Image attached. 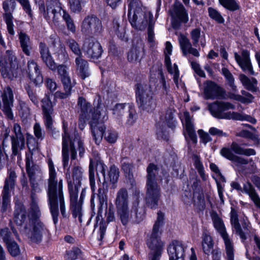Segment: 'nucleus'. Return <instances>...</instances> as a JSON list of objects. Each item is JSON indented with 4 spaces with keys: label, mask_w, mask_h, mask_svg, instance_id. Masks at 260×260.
Returning a JSON list of instances; mask_svg holds the SVG:
<instances>
[{
    "label": "nucleus",
    "mask_w": 260,
    "mask_h": 260,
    "mask_svg": "<svg viewBox=\"0 0 260 260\" xmlns=\"http://www.w3.org/2000/svg\"><path fill=\"white\" fill-rule=\"evenodd\" d=\"M49 178L48 179L47 197L49 210L54 224L58 222L59 209L62 217L69 219L70 213L67 210L63 192V180L57 179L53 162L48 160Z\"/></svg>",
    "instance_id": "obj_1"
},
{
    "label": "nucleus",
    "mask_w": 260,
    "mask_h": 260,
    "mask_svg": "<svg viewBox=\"0 0 260 260\" xmlns=\"http://www.w3.org/2000/svg\"><path fill=\"white\" fill-rule=\"evenodd\" d=\"M146 172V204L151 209H156L160 196V189L156 181L158 168L155 164L150 163L147 168Z\"/></svg>",
    "instance_id": "obj_2"
},
{
    "label": "nucleus",
    "mask_w": 260,
    "mask_h": 260,
    "mask_svg": "<svg viewBox=\"0 0 260 260\" xmlns=\"http://www.w3.org/2000/svg\"><path fill=\"white\" fill-rule=\"evenodd\" d=\"M128 20L133 27L143 30L153 21V15L150 12H145L139 0H132L128 5Z\"/></svg>",
    "instance_id": "obj_3"
},
{
    "label": "nucleus",
    "mask_w": 260,
    "mask_h": 260,
    "mask_svg": "<svg viewBox=\"0 0 260 260\" xmlns=\"http://www.w3.org/2000/svg\"><path fill=\"white\" fill-rule=\"evenodd\" d=\"M235 106L229 102H214L208 104V110L211 114L219 119H233L236 120H247L252 123H255L256 120L247 115L238 113L235 112H224L229 109H234Z\"/></svg>",
    "instance_id": "obj_4"
},
{
    "label": "nucleus",
    "mask_w": 260,
    "mask_h": 260,
    "mask_svg": "<svg viewBox=\"0 0 260 260\" xmlns=\"http://www.w3.org/2000/svg\"><path fill=\"white\" fill-rule=\"evenodd\" d=\"M108 119L106 108H102L98 106L92 114L89 124L90 126L92 135L96 144L101 142L105 133L106 127L104 122Z\"/></svg>",
    "instance_id": "obj_5"
},
{
    "label": "nucleus",
    "mask_w": 260,
    "mask_h": 260,
    "mask_svg": "<svg viewBox=\"0 0 260 260\" xmlns=\"http://www.w3.org/2000/svg\"><path fill=\"white\" fill-rule=\"evenodd\" d=\"M136 101L141 109L151 112L156 106V100L151 86L144 83L136 85Z\"/></svg>",
    "instance_id": "obj_6"
},
{
    "label": "nucleus",
    "mask_w": 260,
    "mask_h": 260,
    "mask_svg": "<svg viewBox=\"0 0 260 260\" xmlns=\"http://www.w3.org/2000/svg\"><path fill=\"white\" fill-rule=\"evenodd\" d=\"M0 71L2 77L10 80L16 78L18 63L16 57L11 50H7L5 57L0 55Z\"/></svg>",
    "instance_id": "obj_7"
},
{
    "label": "nucleus",
    "mask_w": 260,
    "mask_h": 260,
    "mask_svg": "<svg viewBox=\"0 0 260 260\" xmlns=\"http://www.w3.org/2000/svg\"><path fill=\"white\" fill-rule=\"evenodd\" d=\"M211 217L214 228L220 235L224 241L227 260H234L233 243L229 238V235L226 231L222 219L216 212L213 213Z\"/></svg>",
    "instance_id": "obj_8"
},
{
    "label": "nucleus",
    "mask_w": 260,
    "mask_h": 260,
    "mask_svg": "<svg viewBox=\"0 0 260 260\" xmlns=\"http://www.w3.org/2000/svg\"><path fill=\"white\" fill-rule=\"evenodd\" d=\"M95 169L97 176L99 177V174L101 173L104 177L103 182L99 185L98 190V198L99 200V211L98 214L102 211L104 205L107 206L108 190V183L106 179V171L107 169V166L100 159H97L95 162Z\"/></svg>",
    "instance_id": "obj_9"
},
{
    "label": "nucleus",
    "mask_w": 260,
    "mask_h": 260,
    "mask_svg": "<svg viewBox=\"0 0 260 260\" xmlns=\"http://www.w3.org/2000/svg\"><path fill=\"white\" fill-rule=\"evenodd\" d=\"M161 232L152 231L146 240V244L150 252L149 260H160L164 249L165 243L160 239Z\"/></svg>",
    "instance_id": "obj_10"
},
{
    "label": "nucleus",
    "mask_w": 260,
    "mask_h": 260,
    "mask_svg": "<svg viewBox=\"0 0 260 260\" xmlns=\"http://www.w3.org/2000/svg\"><path fill=\"white\" fill-rule=\"evenodd\" d=\"M62 9L59 0H50L46 3L45 6L39 13L49 23L54 25L58 23Z\"/></svg>",
    "instance_id": "obj_11"
},
{
    "label": "nucleus",
    "mask_w": 260,
    "mask_h": 260,
    "mask_svg": "<svg viewBox=\"0 0 260 260\" xmlns=\"http://www.w3.org/2000/svg\"><path fill=\"white\" fill-rule=\"evenodd\" d=\"M128 214L125 217L120 216L118 218L123 225H126L129 221L139 223L142 221L145 217V212L142 207L139 206V200L138 198L133 202L132 208L127 209Z\"/></svg>",
    "instance_id": "obj_12"
},
{
    "label": "nucleus",
    "mask_w": 260,
    "mask_h": 260,
    "mask_svg": "<svg viewBox=\"0 0 260 260\" xmlns=\"http://www.w3.org/2000/svg\"><path fill=\"white\" fill-rule=\"evenodd\" d=\"M81 30L86 35H99L103 30L102 21L94 14L88 15L82 22Z\"/></svg>",
    "instance_id": "obj_13"
},
{
    "label": "nucleus",
    "mask_w": 260,
    "mask_h": 260,
    "mask_svg": "<svg viewBox=\"0 0 260 260\" xmlns=\"http://www.w3.org/2000/svg\"><path fill=\"white\" fill-rule=\"evenodd\" d=\"M69 144L71 150V157L72 160L76 158V147L79 151V156L80 157L83 156L85 152L83 142L77 137H76L73 140H71L69 134L67 130L64 129V134L62 135V149H69Z\"/></svg>",
    "instance_id": "obj_14"
},
{
    "label": "nucleus",
    "mask_w": 260,
    "mask_h": 260,
    "mask_svg": "<svg viewBox=\"0 0 260 260\" xmlns=\"http://www.w3.org/2000/svg\"><path fill=\"white\" fill-rule=\"evenodd\" d=\"M172 26L174 29H179L181 23H186L188 21L187 11L183 5L179 2H176L172 11Z\"/></svg>",
    "instance_id": "obj_15"
},
{
    "label": "nucleus",
    "mask_w": 260,
    "mask_h": 260,
    "mask_svg": "<svg viewBox=\"0 0 260 260\" xmlns=\"http://www.w3.org/2000/svg\"><path fill=\"white\" fill-rule=\"evenodd\" d=\"M128 193L125 188H121L117 191L115 200L117 217H125L129 208Z\"/></svg>",
    "instance_id": "obj_16"
},
{
    "label": "nucleus",
    "mask_w": 260,
    "mask_h": 260,
    "mask_svg": "<svg viewBox=\"0 0 260 260\" xmlns=\"http://www.w3.org/2000/svg\"><path fill=\"white\" fill-rule=\"evenodd\" d=\"M13 94L11 87L6 86L3 89L2 94V101H0V108L5 113L6 116L12 119L13 117L11 108L13 107Z\"/></svg>",
    "instance_id": "obj_17"
},
{
    "label": "nucleus",
    "mask_w": 260,
    "mask_h": 260,
    "mask_svg": "<svg viewBox=\"0 0 260 260\" xmlns=\"http://www.w3.org/2000/svg\"><path fill=\"white\" fill-rule=\"evenodd\" d=\"M82 49L87 57L93 59H98L103 51L100 43L92 39L86 40Z\"/></svg>",
    "instance_id": "obj_18"
},
{
    "label": "nucleus",
    "mask_w": 260,
    "mask_h": 260,
    "mask_svg": "<svg viewBox=\"0 0 260 260\" xmlns=\"http://www.w3.org/2000/svg\"><path fill=\"white\" fill-rule=\"evenodd\" d=\"M224 93V90L213 81H207L204 84V97L206 100L221 99Z\"/></svg>",
    "instance_id": "obj_19"
},
{
    "label": "nucleus",
    "mask_w": 260,
    "mask_h": 260,
    "mask_svg": "<svg viewBox=\"0 0 260 260\" xmlns=\"http://www.w3.org/2000/svg\"><path fill=\"white\" fill-rule=\"evenodd\" d=\"M16 2L15 0H5L3 3V8L5 11L3 14V17L7 24L8 31L11 35H14L15 34L12 22V13L14 12Z\"/></svg>",
    "instance_id": "obj_20"
},
{
    "label": "nucleus",
    "mask_w": 260,
    "mask_h": 260,
    "mask_svg": "<svg viewBox=\"0 0 260 260\" xmlns=\"http://www.w3.org/2000/svg\"><path fill=\"white\" fill-rule=\"evenodd\" d=\"M234 57L236 62L243 72L249 75H254L248 51L243 50L241 55L235 52Z\"/></svg>",
    "instance_id": "obj_21"
},
{
    "label": "nucleus",
    "mask_w": 260,
    "mask_h": 260,
    "mask_svg": "<svg viewBox=\"0 0 260 260\" xmlns=\"http://www.w3.org/2000/svg\"><path fill=\"white\" fill-rule=\"evenodd\" d=\"M26 171L29 180H43V173L40 167L35 164L32 155H26L25 158Z\"/></svg>",
    "instance_id": "obj_22"
},
{
    "label": "nucleus",
    "mask_w": 260,
    "mask_h": 260,
    "mask_svg": "<svg viewBox=\"0 0 260 260\" xmlns=\"http://www.w3.org/2000/svg\"><path fill=\"white\" fill-rule=\"evenodd\" d=\"M39 51L41 55V58L46 66L50 70H56V64L55 62L49 47L44 42H40L39 45Z\"/></svg>",
    "instance_id": "obj_23"
},
{
    "label": "nucleus",
    "mask_w": 260,
    "mask_h": 260,
    "mask_svg": "<svg viewBox=\"0 0 260 260\" xmlns=\"http://www.w3.org/2000/svg\"><path fill=\"white\" fill-rule=\"evenodd\" d=\"M28 75L29 79L36 85H39L43 83V78L37 63L34 60L27 62Z\"/></svg>",
    "instance_id": "obj_24"
},
{
    "label": "nucleus",
    "mask_w": 260,
    "mask_h": 260,
    "mask_svg": "<svg viewBox=\"0 0 260 260\" xmlns=\"http://www.w3.org/2000/svg\"><path fill=\"white\" fill-rule=\"evenodd\" d=\"M70 194V209L74 218L78 217L80 222H82V205L78 202V192L69 191Z\"/></svg>",
    "instance_id": "obj_25"
},
{
    "label": "nucleus",
    "mask_w": 260,
    "mask_h": 260,
    "mask_svg": "<svg viewBox=\"0 0 260 260\" xmlns=\"http://www.w3.org/2000/svg\"><path fill=\"white\" fill-rule=\"evenodd\" d=\"M30 223L32 224V228L29 238L31 242L40 243L42 240L43 235L46 234L47 230L40 220Z\"/></svg>",
    "instance_id": "obj_26"
},
{
    "label": "nucleus",
    "mask_w": 260,
    "mask_h": 260,
    "mask_svg": "<svg viewBox=\"0 0 260 260\" xmlns=\"http://www.w3.org/2000/svg\"><path fill=\"white\" fill-rule=\"evenodd\" d=\"M144 55V44L142 41L134 45L127 53V59L132 62H140Z\"/></svg>",
    "instance_id": "obj_27"
},
{
    "label": "nucleus",
    "mask_w": 260,
    "mask_h": 260,
    "mask_svg": "<svg viewBox=\"0 0 260 260\" xmlns=\"http://www.w3.org/2000/svg\"><path fill=\"white\" fill-rule=\"evenodd\" d=\"M83 171L81 167L79 166L74 167L72 170V178L73 182H68L69 191L78 192L79 188L81 186V181L82 179Z\"/></svg>",
    "instance_id": "obj_28"
},
{
    "label": "nucleus",
    "mask_w": 260,
    "mask_h": 260,
    "mask_svg": "<svg viewBox=\"0 0 260 260\" xmlns=\"http://www.w3.org/2000/svg\"><path fill=\"white\" fill-rule=\"evenodd\" d=\"M169 258L172 259H178L184 255V248L181 241L173 240L168 247Z\"/></svg>",
    "instance_id": "obj_29"
},
{
    "label": "nucleus",
    "mask_w": 260,
    "mask_h": 260,
    "mask_svg": "<svg viewBox=\"0 0 260 260\" xmlns=\"http://www.w3.org/2000/svg\"><path fill=\"white\" fill-rule=\"evenodd\" d=\"M13 219L19 226L22 225L27 219V212L25 207L21 203L15 205Z\"/></svg>",
    "instance_id": "obj_30"
},
{
    "label": "nucleus",
    "mask_w": 260,
    "mask_h": 260,
    "mask_svg": "<svg viewBox=\"0 0 260 260\" xmlns=\"http://www.w3.org/2000/svg\"><path fill=\"white\" fill-rule=\"evenodd\" d=\"M75 63L78 75L82 79L88 77L89 76V72L87 61L81 56H78L75 59Z\"/></svg>",
    "instance_id": "obj_31"
},
{
    "label": "nucleus",
    "mask_w": 260,
    "mask_h": 260,
    "mask_svg": "<svg viewBox=\"0 0 260 260\" xmlns=\"http://www.w3.org/2000/svg\"><path fill=\"white\" fill-rule=\"evenodd\" d=\"M230 221L232 227L234 228L236 231V233L240 236L241 239L245 240L246 239V236L239 223L237 212L234 208H231Z\"/></svg>",
    "instance_id": "obj_32"
},
{
    "label": "nucleus",
    "mask_w": 260,
    "mask_h": 260,
    "mask_svg": "<svg viewBox=\"0 0 260 260\" xmlns=\"http://www.w3.org/2000/svg\"><path fill=\"white\" fill-rule=\"evenodd\" d=\"M220 154L224 157L228 159L237 164L246 165L248 164V160L241 157L235 155L232 152L231 147H223L220 151Z\"/></svg>",
    "instance_id": "obj_33"
},
{
    "label": "nucleus",
    "mask_w": 260,
    "mask_h": 260,
    "mask_svg": "<svg viewBox=\"0 0 260 260\" xmlns=\"http://www.w3.org/2000/svg\"><path fill=\"white\" fill-rule=\"evenodd\" d=\"M243 191L249 196L255 206L260 209V197L251 183L247 182L244 184Z\"/></svg>",
    "instance_id": "obj_34"
},
{
    "label": "nucleus",
    "mask_w": 260,
    "mask_h": 260,
    "mask_svg": "<svg viewBox=\"0 0 260 260\" xmlns=\"http://www.w3.org/2000/svg\"><path fill=\"white\" fill-rule=\"evenodd\" d=\"M77 106L79 108L80 110V115L90 116V113L91 115L96 110L98 106H100L102 108H105L102 107L101 104H98L96 108H94L93 111L92 110L90 104L88 102L85 98L80 96L78 98Z\"/></svg>",
    "instance_id": "obj_35"
},
{
    "label": "nucleus",
    "mask_w": 260,
    "mask_h": 260,
    "mask_svg": "<svg viewBox=\"0 0 260 260\" xmlns=\"http://www.w3.org/2000/svg\"><path fill=\"white\" fill-rule=\"evenodd\" d=\"M41 214V211L38 205L37 198H35L34 200H31L28 215L29 222H33L36 221H38V220H40L39 218Z\"/></svg>",
    "instance_id": "obj_36"
},
{
    "label": "nucleus",
    "mask_w": 260,
    "mask_h": 260,
    "mask_svg": "<svg viewBox=\"0 0 260 260\" xmlns=\"http://www.w3.org/2000/svg\"><path fill=\"white\" fill-rule=\"evenodd\" d=\"M184 117L185 118V128L187 135L192 142L196 144L197 142V137L194 129L193 125L191 122L189 113L188 112H185L184 113Z\"/></svg>",
    "instance_id": "obj_37"
},
{
    "label": "nucleus",
    "mask_w": 260,
    "mask_h": 260,
    "mask_svg": "<svg viewBox=\"0 0 260 260\" xmlns=\"http://www.w3.org/2000/svg\"><path fill=\"white\" fill-rule=\"evenodd\" d=\"M119 177V169L114 165L111 166L108 171L107 180H106L107 182H110L111 185V189H115L117 187Z\"/></svg>",
    "instance_id": "obj_38"
},
{
    "label": "nucleus",
    "mask_w": 260,
    "mask_h": 260,
    "mask_svg": "<svg viewBox=\"0 0 260 260\" xmlns=\"http://www.w3.org/2000/svg\"><path fill=\"white\" fill-rule=\"evenodd\" d=\"M17 175L15 172L10 170L8 172V176L5 179L4 186L2 192L10 193V191L14 189Z\"/></svg>",
    "instance_id": "obj_39"
},
{
    "label": "nucleus",
    "mask_w": 260,
    "mask_h": 260,
    "mask_svg": "<svg viewBox=\"0 0 260 260\" xmlns=\"http://www.w3.org/2000/svg\"><path fill=\"white\" fill-rule=\"evenodd\" d=\"M19 39L23 52L27 56H29L31 49L29 37L26 33L21 31L19 34Z\"/></svg>",
    "instance_id": "obj_40"
},
{
    "label": "nucleus",
    "mask_w": 260,
    "mask_h": 260,
    "mask_svg": "<svg viewBox=\"0 0 260 260\" xmlns=\"http://www.w3.org/2000/svg\"><path fill=\"white\" fill-rule=\"evenodd\" d=\"M239 79L243 85L248 90L251 92H256L257 90V81L254 78L249 79L246 75L241 74L239 75Z\"/></svg>",
    "instance_id": "obj_41"
},
{
    "label": "nucleus",
    "mask_w": 260,
    "mask_h": 260,
    "mask_svg": "<svg viewBox=\"0 0 260 260\" xmlns=\"http://www.w3.org/2000/svg\"><path fill=\"white\" fill-rule=\"evenodd\" d=\"M231 148L235 153L246 156L253 155L255 154V151L251 148L244 149L241 146L235 142H233L231 145Z\"/></svg>",
    "instance_id": "obj_42"
},
{
    "label": "nucleus",
    "mask_w": 260,
    "mask_h": 260,
    "mask_svg": "<svg viewBox=\"0 0 260 260\" xmlns=\"http://www.w3.org/2000/svg\"><path fill=\"white\" fill-rule=\"evenodd\" d=\"M202 244L204 252L209 255L213 248V242L211 236L207 233L203 234Z\"/></svg>",
    "instance_id": "obj_43"
},
{
    "label": "nucleus",
    "mask_w": 260,
    "mask_h": 260,
    "mask_svg": "<svg viewBox=\"0 0 260 260\" xmlns=\"http://www.w3.org/2000/svg\"><path fill=\"white\" fill-rule=\"evenodd\" d=\"M56 69H57V73L62 84H65L66 88H67L68 84H72L71 79L67 71V67L66 66L61 64L58 67L56 66Z\"/></svg>",
    "instance_id": "obj_44"
},
{
    "label": "nucleus",
    "mask_w": 260,
    "mask_h": 260,
    "mask_svg": "<svg viewBox=\"0 0 260 260\" xmlns=\"http://www.w3.org/2000/svg\"><path fill=\"white\" fill-rule=\"evenodd\" d=\"M41 102L43 115H52L53 113V108L49 95L46 94Z\"/></svg>",
    "instance_id": "obj_45"
},
{
    "label": "nucleus",
    "mask_w": 260,
    "mask_h": 260,
    "mask_svg": "<svg viewBox=\"0 0 260 260\" xmlns=\"http://www.w3.org/2000/svg\"><path fill=\"white\" fill-rule=\"evenodd\" d=\"M12 144V156H16L19 154V151L22 150L25 146V139L23 141L20 139H14V137H11Z\"/></svg>",
    "instance_id": "obj_46"
},
{
    "label": "nucleus",
    "mask_w": 260,
    "mask_h": 260,
    "mask_svg": "<svg viewBox=\"0 0 260 260\" xmlns=\"http://www.w3.org/2000/svg\"><path fill=\"white\" fill-rule=\"evenodd\" d=\"M133 168L134 166L132 162L128 161L126 158H124L122 160L121 170L128 179H131L133 177Z\"/></svg>",
    "instance_id": "obj_47"
},
{
    "label": "nucleus",
    "mask_w": 260,
    "mask_h": 260,
    "mask_svg": "<svg viewBox=\"0 0 260 260\" xmlns=\"http://www.w3.org/2000/svg\"><path fill=\"white\" fill-rule=\"evenodd\" d=\"M44 119L45 125L48 133L52 137H55L58 131L53 125V119L51 115H43Z\"/></svg>",
    "instance_id": "obj_48"
},
{
    "label": "nucleus",
    "mask_w": 260,
    "mask_h": 260,
    "mask_svg": "<svg viewBox=\"0 0 260 260\" xmlns=\"http://www.w3.org/2000/svg\"><path fill=\"white\" fill-rule=\"evenodd\" d=\"M179 42L183 54L184 56L186 55L187 51L192 47L190 41L185 36L180 35L179 37Z\"/></svg>",
    "instance_id": "obj_49"
},
{
    "label": "nucleus",
    "mask_w": 260,
    "mask_h": 260,
    "mask_svg": "<svg viewBox=\"0 0 260 260\" xmlns=\"http://www.w3.org/2000/svg\"><path fill=\"white\" fill-rule=\"evenodd\" d=\"M220 5L231 11H235L240 9L239 4L235 0H218Z\"/></svg>",
    "instance_id": "obj_50"
},
{
    "label": "nucleus",
    "mask_w": 260,
    "mask_h": 260,
    "mask_svg": "<svg viewBox=\"0 0 260 260\" xmlns=\"http://www.w3.org/2000/svg\"><path fill=\"white\" fill-rule=\"evenodd\" d=\"M62 19L66 22L68 29L72 32H75L76 27L72 18L66 10H62Z\"/></svg>",
    "instance_id": "obj_51"
},
{
    "label": "nucleus",
    "mask_w": 260,
    "mask_h": 260,
    "mask_svg": "<svg viewBox=\"0 0 260 260\" xmlns=\"http://www.w3.org/2000/svg\"><path fill=\"white\" fill-rule=\"evenodd\" d=\"M128 105L126 104H117L113 109V114L117 119H119L123 115Z\"/></svg>",
    "instance_id": "obj_52"
},
{
    "label": "nucleus",
    "mask_w": 260,
    "mask_h": 260,
    "mask_svg": "<svg viewBox=\"0 0 260 260\" xmlns=\"http://www.w3.org/2000/svg\"><path fill=\"white\" fill-rule=\"evenodd\" d=\"M194 166L203 180H205L206 178L204 171L203 166L200 160V157L197 155L192 156Z\"/></svg>",
    "instance_id": "obj_53"
},
{
    "label": "nucleus",
    "mask_w": 260,
    "mask_h": 260,
    "mask_svg": "<svg viewBox=\"0 0 260 260\" xmlns=\"http://www.w3.org/2000/svg\"><path fill=\"white\" fill-rule=\"evenodd\" d=\"M43 180H29L30 186L31 187L30 190V199L34 200L35 198H37L36 193L41 191V189L39 186V182Z\"/></svg>",
    "instance_id": "obj_54"
},
{
    "label": "nucleus",
    "mask_w": 260,
    "mask_h": 260,
    "mask_svg": "<svg viewBox=\"0 0 260 260\" xmlns=\"http://www.w3.org/2000/svg\"><path fill=\"white\" fill-rule=\"evenodd\" d=\"M158 75L160 77L159 82L161 84V91L163 94L168 95L170 91V86L167 84L166 81L161 68H158Z\"/></svg>",
    "instance_id": "obj_55"
},
{
    "label": "nucleus",
    "mask_w": 260,
    "mask_h": 260,
    "mask_svg": "<svg viewBox=\"0 0 260 260\" xmlns=\"http://www.w3.org/2000/svg\"><path fill=\"white\" fill-rule=\"evenodd\" d=\"M0 236L6 245L14 241L12 234L8 228L0 230Z\"/></svg>",
    "instance_id": "obj_56"
},
{
    "label": "nucleus",
    "mask_w": 260,
    "mask_h": 260,
    "mask_svg": "<svg viewBox=\"0 0 260 260\" xmlns=\"http://www.w3.org/2000/svg\"><path fill=\"white\" fill-rule=\"evenodd\" d=\"M126 110H127V111L128 113L126 123L129 125H132L136 122L137 119V113L134 107L131 105H128Z\"/></svg>",
    "instance_id": "obj_57"
},
{
    "label": "nucleus",
    "mask_w": 260,
    "mask_h": 260,
    "mask_svg": "<svg viewBox=\"0 0 260 260\" xmlns=\"http://www.w3.org/2000/svg\"><path fill=\"white\" fill-rule=\"evenodd\" d=\"M10 193L2 192V204L1 211L5 213L10 207Z\"/></svg>",
    "instance_id": "obj_58"
},
{
    "label": "nucleus",
    "mask_w": 260,
    "mask_h": 260,
    "mask_svg": "<svg viewBox=\"0 0 260 260\" xmlns=\"http://www.w3.org/2000/svg\"><path fill=\"white\" fill-rule=\"evenodd\" d=\"M222 73L228 81L229 84L231 87L232 90L236 92L237 91V87L234 84V78L231 73L225 68L222 69Z\"/></svg>",
    "instance_id": "obj_59"
},
{
    "label": "nucleus",
    "mask_w": 260,
    "mask_h": 260,
    "mask_svg": "<svg viewBox=\"0 0 260 260\" xmlns=\"http://www.w3.org/2000/svg\"><path fill=\"white\" fill-rule=\"evenodd\" d=\"M10 255L13 257L18 256L20 254V249L17 243L14 241L6 245Z\"/></svg>",
    "instance_id": "obj_60"
},
{
    "label": "nucleus",
    "mask_w": 260,
    "mask_h": 260,
    "mask_svg": "<svg viewBox=\"0 0 260 260\" xmlns=\"http://www.w3.org/2000/svg\"><path fill=\"white\" fill-rule=\"evenodd\" d=\"M208 10L209 15L212 19L215 20L219 23H223L224 22V20L223 18L216 10L210 7L208 8Z\"/></svg>",
    "instance_id": "obj_61"
},
{
    "label": "nucleus",
    "mask_w": 260,
    "mask_h": 260,
    "mask_svg": "<svg viewBox=\"0 0 260 260\" xmlns=\"http://www.w3.org/2000/svg\"><path fill=\"white\" fill-rule=\"evenodd\" d=\"M164 214L161 211H158L157 219L153 226L152 231L161 232L159 229L164 224Z\"/></svg>",
    "instance_id": "obj_62"
},
{
    "label": "nucleus",
    "mask_w": 260,
    "mask_h": 260,
    "mask_svg": "<svg viewBox=\"0 0 260 260\" xmlns=\"http://www.w3.org/2000/svg\"><path fill=\"white\" fill-rule=\"evenodd\" d=\"M25 90L31 102L36 105H38L39 103V99L36 94V90L32 89L29 85H27L25 87Z\"/></svg>",
    "instance_id": "obj_63"
},
{
    "label": "nucleus",
    "mask_w": 260,
    "mask_h": 260,
    "mask_svg": "<svg viewBox=\"0 0 260 260\" xmlns=\"http://www.w3.org/2000/svg\"><path fill=\"white\" fill-rule=\"evenodd\" d=\"M67 43L71 50L76 55L80 56L81 52L78 44L73 39H69Z\"/></svg>",
    "instance_id": "obj_64"
}]
</instances>
